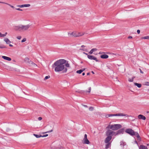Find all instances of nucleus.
Instances as JSON below:
<instances>
[{"label": "nucleus", "instance_id": "c756f323", "mask_svg": "<svg viewBox=\"0 0 149 149\" xmlns=\"http://www.w3.org/2000/svg\"><path fill=\"white\" fill-rule=\"evenodd\" d=\"M50 76H46L44 78V80H45L48 79H49V78H50Z\"/></svg>", "mask_w": 149, "mask_h": 149}, {"label": "nucleus", "instance_id": "4d7b16f0", "mask_svg": "<svg viewBox=\"0 0 149 149\" xmlns=\"http://www.w3.org/2000/svg\"><path fill=\"white\" fill-rule=\"evenodd\" d=\"M147 146H149V144H147Z\"/></svg>", "mask_w": 149, "mask_h": 149}, {"label": "nucleus", "instance_id": "39448f33", "mask_svg": "<svg viewBox=\"0 0 149 149\" xmlns=\"http://www.w3.org/2000/svg\"><path fill=\"white\" fill-rule=\"evenodd\" d=\"M125 132L131 136L135 135V132L131 129H128L125 130Z\"/></svg>", "mask_w": 149, "mask_h": 149}, {"label": "nucleus", "instance_id": "393cba45", "mask_svg": "<svg viewBox=\"0 0 149 149\" xmlns=\"http://www.w3.org/2000/svg\"><path fill=\"white\" fill-rule=\"evenodd\" d=\"M33 63H34L32 61L30 60L28 63V64L30 66H32Z\"/></svg>", "mask_w": 149, "mask_h": 149}, {"label": "nucleus", "instance_id": "a878e982", "mask_svg": "<svg viewBox=\"0 0 149 149\" xmlns=\"http://www.w3.org/2000/svg\"><path fill=\"white\" fill-rule=\"evenodd\" d=\"M142 39H149V36H146L145 37H142L141 38Z\"/></svg>", "mask_w": 149, "mask_h": 149}, {"label": "nucleus", "instance_id": "72a5a7b5", "mask_svg": "<svg viewBox=\"0 0 149 149\" xmlns=\"http://www.w3.org/2000/svg\"><path fill=\"white\" fill-rule=\"evenodd\" d=\"M93 108L92 107H90L89 108V110L90 111H92L93 110Z\"/></svg>", "mask_w": 149, "mask_h": 149}, {"label": "nucleus", "instance_id": "864d4df0", "mask_svg": "<svg viewBox=\"0 0 149 149\" xmlns=\"http://www.w3.org/2000/svg\"><path fill=\"white\" fill-rule=\"evenodd\" d=\"M90 74V73H87V75H89Z\"/></svg>", "mask_w": 149, "mask_h": 149}, {"label": "nucleus", "instance_id": "cd10ccee", "mask_svg": "<svg viewBox=\"0 0 149 149\" xmlns=\"http://www.w3.org/2000/svg\"><path fill=\"white\" fill-rule=\"evenodd\" d=\"M144 85L146 86H149V82L146 81L144 83Z\"/></svg>", "mask_w": 149, "mask_h": 149}, {"label": "nucleus", "instance_id": "603ef678", "mask_svg": "<svg viewBox=\"0 0 149 149\" xmlns=\"http://www.w3.org/2000/svg\"><path fill=\"white\" fill-rule=\"evenodd\" d=\"M102 52H100L99 53V54H102Z\"/></svg>", "mask_w": 149, "mask_h": 149}, {"label": "nucleus", "instance_id": "423d86ee", "mask_svg": "<svg viewBox=\"0 0 149 149\" xmlns=\"http://www.w3.org/2000/svg\"><path fill=\"white\" fill-rule=\"evenodd\" d=\"M108 116L109 117L113 116H125L127 117L130 116L129 115L127 114H123L122 113L116 114H109L108 115Z\"/></svg>", "mask_w": 149, "mask_h": 149}, {"label": "nucleus", "instance_id": "412c9836", "mask_svg": "<svg viewBox=\"0 0 149 149\" xmlns=\"http://www.w3.org/2000/svg\"><path fill=\"white\" fill-rule=\"evenodd\" d=\"M134 84L136 86L139 88H140L141 86V84L137 83H134Z\"/></svg>", "mask_w": 149, "mask_h": 149}, {"label": "nucleus", "instance_id": "49530a36", "mask_svg": "<svg viewBox=\"0 0 149 149\" xmlns=\"http://www.w3.org/2000/svg\"><path fill=\"white\" fill-rule=\"evenodd\" d=\"M83 106L85 107H88L86 105H83Z\"/></svg>", "mask_w": 149, "mask_h": 149}, {"label": "nucleus", "instance_id": "c85d7f7f", "mask_svg": "<svg viewBox=\"0 0 149 149\" xmlns=\"http://www.w3.org/2000/svg\"><path fill=\"white\" fill-rule=\"evenodd\" d=\"M82 72V71L80 70H77L76 72L78 74H81Z\"/></svg>", "mask_w": 149, "mask_h": 149}, {"label": "nucleus", "instance_id": "e433bc0d", "mask_svg": "<svg viewBox=\"0 0 149 149\" xmlns=\"http://www.w3.org/2000/svg\"><path fill=\"white\" fill-rule=\"evenodd\" d=\"M16 10H19V11H22V10L20 8H15Z\"/></svg>", "mask_w": 149, "mask_h": 149}, {"label": "nucleus", "instance_id": "58836bf2", "mask_svg": "<svg viewBox=\"0 0 149 149\" xmlns=\"http://www.w3.org/2000/svg\"><path fill=\"white\" fill-rule=\"evenodd\" d=\"M93 52L92 51V50L91 49L90 52H89V53L90 54H91L93 53Z\"/></svg>", "mask_w": 149, "mask_h": 149}, {"label": "nucleus", "instance_id": "ea45409f", "mask_svg": "<svg viewBox=\"0 0 149 149\" xmlns=\"http://www.w3.org/2000/svg\"><path fill=\"white\" fill-rule=\"evenodd\" d=\"M34 67H37V65L34 63H33V65H32Z\"/></svg>", "mask_w": 149, "mask_h": 149}, {"label": "nucleus", "instance_id": "c03bdc74", "mask_svg": "<svg viewBox=\"0 0 149 149\" xmlns=\"http://www.w3.org/2000/svg\"><path fill=\"white\" fill-rule=\"evenodd\" d=\"M52 131H53L52 130H51L47 132H45V133H48V132H52Z\"/></svg>", "mask_w": 149, "mask_h": 149}, {"label": "nucleus", "instance_id": "2f4dec72", "mask_svg": "<svg viewBox=\"0 0 149 149\" xmlns=\"http://www.w3.org/2000/svg\"><path fill=\"white\" fill-rule=\"evenodd\" d=\"M26 38H24L21 41L22 42H25L26 41Z\"/></svg>", "mask_w": 149, "mask_h": 149}, {"label": "nucleus", "instance_id": "f03ea898", "mask_svg": "<svg viewBox=\"0 0 149 149\" xmlns=\"http://www.w3.org/2000/svg\"><path fill=\"white\" fill-rule=\"evenodd\" d=\"M31 25L30 24L26 25L19 24L14 26V29L16 31H28L30 28Z\"/></svg>", "mask_w": 149, "mask_h": 149}, {"label": "nucleus", "instance_id": "f704fd0d", "mask_svg": "<svg viewBox=\"0 0 149 149\" xmlns=\"http://www.w3.org/2000/svg\"><path fill=\"white\" fill-rule=\"evenodd\" d=\"M22 38L21 36H19L17 37V38L18 40H20Z\"/></svg>", "mask_w": 149, "mask_h": 149}, {"label": "nucleus", "instance_id": "9b49d317", "mask_svg": "<svg viewBox=\"0 0 149 149\" xmlns=\"http://www.w3.org/2000/svg\"><path fill=\"white\" fill-rule=\"evenodd\" d=\"M112 137L111 136H107V137L105 139V142L106 143H109V141L111 139Z\"/></svg>", "mask_w": 149, "mask_h": 149}, {"label": "nucleus", "instance_id": "6e6552de", "mask_svg": "<svg viewBox=\"0 0 149 149\" xmlns=\"http://www.w3.org/2000/svg\"><path fill=\"white\" fill-rule=\"evenodd\" d=\"M3 41L6 42V44H9V46L10 47H13V45L10 44L11 43V42L7 38H5L3 39Z\"/></svg>", "mask_w": 149, "mask_h": 149}, {"label": "nucleus", "instance_id": "37998d69", "mask_svg": "<svg viewBox=\"0 0 149 149\" xmlns=\"http://www.w3.org/2000/svg\"><path fill=\"white\" fill-rule=\"evenodd\" d=\"M137 33L138 34H139L140 33V30H137Z\"/></svg>", "mask_w": 149, "mask_h": 149}, {"label": "nucleus", "instance_id": "bb28decb", "mask_svg": "<svg viewBox=\"0 0 149 149\" xmlns=\"http://www.w3.org/2000/svg\"><path fill=\"white\" fill-rule=\"evenodd\" d=\"M110 143H107V144L106 145V147L105 148L106 149H107L109 148L110 145Z\"/></svg>", "mask_w": 149, "mask_h": 149}, {"label": "nucleus", "instance_id": "a211bd4d", "mask_svg": "<svg viewBox=\"0 0 149 149\" xmlns=\"http://www.w3.org/2000/svg\"><path fill=\"white\" fill-rule=\"evenodd\" d=\"M139 149H148V148L146 146L143 145H141L139 147Z\"/></svg>", "mask_w": 149, "mask_h": 149}, {"label": "nucleus", "instance_id": "c9c22d12", "mask_svg": "<svg viewBox=\"0 0 149 149\" xmlns=\"http://www.w3.org/2000/svg\"><path fill=\"white\" fill-rule=\"evenodd\" d=\"M92 51H93V52H95L97 50V49L96 48H93L91 49Z\"/></svg>", "mask_w": 149, "mask_h": 149}, {"label": "nucleus", "instance_id": "f257e3e1", "mask_svg": "<svg viewBox=\"0 0 149 149\" xmlns=\"http://www.w3.org/2000/svg\"><path fill=\"white\" fill-rule=\"evenodd\" d=\"M55 67L54 71L56 72L62 71L66 73L68 69L70 68V65L68 62L65 59H61L55 62L53 65Z\"/></svg>", "mask_w": 149, "mask_h": 149}, {"label": "nucleus", "instance_id": "4be33fe9", "mask_svg": "<svg viewBox=\"0 0 149 149\" xmlns=\"http://www.w3.org/2000/svg\"><path fill=\"white\" fill-rule=\"evenodd\" d=\"M87 89H86L85 91L86 92L90 93L91 90V87H88Z\"/></svg>", "mask_w": 149, "mask_h": 149}, {"label": "nucleus", "instance_id": "f8f14e48", "mask_svg": "<svg viewBox=\"0 0 149 149\" xmlns=\"http://www.w3.org/2000/svg\"><path fill=\"white\" fill-rule=\"evenodd\" d=\"M30 6V4H24L22 5H17V7H18L20 8H22V7H28Z\"/></svg>", "mask_w": 149, "mask_h": 149}, {"label": "nucleus", "instance_id": "473e14b6", "mask_svg": "<svg viewBox=\"0 0 149 149\" xmlns=\"http://www.w3.org/2000/svg\"><path fill=\"white\" fill-rule=\"evenodd\" d=\"M80 50H83L84 51H86V52L87 51V49H85V48L80 49Z\"/></svg>", "mask_w": 149, "mask_h": 149}, {"label": "nucleus", "instance_id": "a18cd8bd", "mask_svg": "<svg viewBox=\"0 0 149 149\" xmlns=\"http://www.w3.org/2000/svg\"><path fill=\"white\" fill-rule=\"evenodd\" d=\"M132 38V37L131 36H129L128 37V38H129V39Z\"/></svg>", "mask_w": 149, "mask_h": 149}, {"label": "nucleus", "instance_id": "6ab92c4d", "mask_svg": "<svg viewBox=\"0 0 149 149\" xmlns=\"http://www.w3.org/2000/svg\"><path fill=\"white\" fill-rule=\"evenodd\" d=\"M29 61L30 60L29 58L28 57H26L24 59V62L26 63H27V64L28 63Z\"/></svg>", "mask_w": 149, "mask_h": 149}, {"label": "nucleus", "instance_id": "3c124183", "mask_svg": "<svg viewBox=\"0 0 149 149\" xmlns=\"http://www.w3.org/2000/svg\"><path fill=\"white\" fill-rule=\"evenodd\" d=\"M81 70L82 71V72H83L85 70V68H84L83 69Z\"/></svg>", "mask_w": 149, "mask_h": 149}, {"label": "nucleus", "instance_id": "1a4fd4ad", "mask_svg": "<svg viewBox=\"0 0 149 149\" xmlns=\"http://www.w3.org/2000/svg\"><path fill=\"white\" fill-rule=\"evenodd\" d=\"M83 143L86 144H89L90 142L87 138V135L86 134H85L84 136V137L83 139Z\"/></svg>", "mask_w": 149, "mask_h": 149}, {"label": "nucleus", "instance_id": "de8ad7c7", "mask_svg": "<svg viewBox=\"0 0 149 149\" xmlns=\"http://www.w3.org/2000/svg\"><path fill=\"white\" fill-rule=\"evenodd\" d=\"M140 72H141V73L143 74V72H142V71L141 70V69H140Z\"/></svg>", "mask_w": 149, "mask_h": 149}, {"label": "nucleus", "instance_id": "aec40b11", "mask_svg": "<svg viewBox=\"0 0 149 149\" xmlns=\"http://www.w3.org/2000/svg\"><path fill=\"white\" fill-rule=\"evenodd\" d=\"M7 34V32H6L4 34H2L1 33H0V37H4L6 36Z\"/></svg>", "mask_w": 149, "mask_h": 149}, {"label": "nucleus", "instance_id": "7c9ffc66", "mask_svg": "<svg viewBox=\"0 0 149 149\" xmlns=\"http://www.w3.org/2000/svg\"><path fill=\"white\" fill-rule=\"evenodd\" d=\"M6 48V47L4 46L3 45L0 44V48L3 49Z\"/></svg>", "mask_w": 149, "mask_h": 149}, {"label": "nucleus", "instance_id": "4c0bfd02", "mask_svg": "<svg viewBox=\"0 0 149 149\" xmlns=\"http://www.w3.org/2000/svg\"><path fill=\"white\" fill-rule=\"evenodd\" d=\"M48 136V134H45V135H42V137H46L47 136Z\"/></svg>", "mask_w": 149, "mask_h": 149}, {"label": "nucleus", "instance_id": "79ce46f5", "mask_svg": "<svg viewBox=\"0 0 149 149\" xmlns=\"http://www.w3.org/2000/svg\"><path fill=\"white\" fill-rule=\"evenodd\" d=\"M120 145H121V146L122 145L123 146H123H124V145H125V143H123L122 142V143H121V144H120Z\"/></svg>", "mask_w": 149, "mask_h": 149}, {"label": "nucleus", "instance_id": "8fccbe9b", "mask_svg": "<svg viewBox=\"0 0 149 149\" xmlns=\"http://www.w3.org/2000/svg\"><path fill=\"white\" fill-rule=\"evenodd\" d=\"M85 47L84 45H82L81 46V47Z\"/></svg>", "mask_w": 149, "mask_h": 149}, {"label": "nucleus", "instance_id": "f3484780", "mask_svg": "<svg viewBox=\"0 0 149 149\" xmlns=\"http://www.w3.org/2000/svg\"><path fill=\"white\" fill-rule=\"evenodd\" d=\"M136 136L137 138V139L138 140H139V141L141 140V138L140 137V136L137 132H135V135Z\"/></svg>", "mask_w": 149, "mask_h": 149}, {"label": "nucleus", "instance_id": "dca6fc26", "mask_svg": "<svg viewBox=\"0 0 149 149\" xmlns=\"http://www.w3.org/2000/svg\"><path fill=\"white\" fill-rule=\"evenodd\" d=\"M0 3L6 4L9 6H10L12 8H15L13 6H12V5H11L9 3H5V2H3L0 1Z\"/></svg>", "mask_w": 149, "mask_h": 149}, {"label": "nucleus", "instance_id": "09e8293b", "mask_svg": "<svg viewBox=\"0 0 149 149\" xmlns=\"http://www.w3.org/2000/svg\"><path fill=\"white\" fill-rule=\"evenodd\" d=\"M83 54H86V55H87V56H88V54H87L86 53H85V52H83Z\"/></svg>", "mask_w": 149, "mask_h": 149}, {"label": "nucleus", "instance_id": "a19ab883", "mask_svg": "<svg viewBox=\"0 0 149 149\" xmlns=\"http://www.w3.org/2000/svg\"><path fill=\"white\" fill-rule=\"evenodd\" d=\"M42 119V118L41 117H39L38 118V120H41Z\"/></svg>", "mask_w": 149, "mask_h": 149}, {"label": "nucleus", "instance_id": "9d476101", "mask_svg": "<svg viewBox=\"0 0 149 149\" xmlns=\"http://www.w3.org/2000/svg\"><path fill=\"white\" fill-rule=\"evenodd\" d=\"M88 58L90 59L94 60L96 62H98L99 61L98 60L96 57L92 55H88Z\"/></svg>", "mask_w": 149, "mask_h": 149}, {"label": "nucleus", "instance_id": "20e7f679", "mask_svg": "<svg viewBox=\"0 0 149 149\" xmlns=\"http://www.w3.org/2000/svg\"><path fill=\"white\" fill-rule=\"evenodd\" d=\"M84 34H81L79 33H77L75 32H73L71 33H68V35L69 36H73L74 37H78L82 36Z\"/></svg>", "mask_w": 149, "mask_h": 149}, {"label": "nucleus", "instance_id": "5701e85b", "mask_svg": "<svg viewBox=\"0 0 149 149\" xmlns=\"http://www.w3.org/2000/svg\"><path fill=\"white\" fill-rule=\"evenodd\" d=\"M33 135L35 136L37 138H39L42 137V135L40 134H33Z\"/></svg>", "mask_w": 149, "mask_h": 149}, {"label": "nucleus", "instance_id": "6e6d98bb", "mask_svg": "<svg viewBox=\"0 0 149 149\" xmlns=\"http://www.w3.org/2000/svg\"><path fill=\"white\" fill-rule=\"evenodd\" d=\"M91 72H92V73L93 74H94V72L93 71H92Z\"/></svg>", "mask_w": 149, "mask_h": 149}, {"label": "nucleus", "instance_id": "7ed1b4c3", "mask_svg": "<svg viewBox=\"0 0 149 149\" xmlns=\"http://www.w3.org/2000/svg\"><path fill=\"white\" fill-rule=\"evenodd\" d=\"M121 125L120 124H115L114 125L110 124L107 127V128L111 129L113 130H116L121 128Z\"/></svg>", "mask_w": 149, "mask_h": 149}, {"label": "nucleus", "instance_id": "b1692460", "mask_svg": "<svg viewBox=\"0 0 149 149\" xmlns=\"http://www.w3.org/2000/svg\"><path fill=\"white\" fill-rule=\"evenodd\" d=\"M135 78V77H132V78H129L128 79V81H129V82H133V80H134V79Z\"/></svg>", "mask_w": 149, "mask_h": 149}, {"label": "nucleus", "instance_id": "2eb2a0df", "mask_svg": "<svg viewBox=\"0 0 149 149\" xmlns=\"http://www.w3.org/2000/svg\"><path fill=\"white\" fill-rule=\"evenodd\" d=\"M109 57V56L108 55H107L106 54H103L101 55L100 56V57L102 58L103 59H106L107 58H108Z\"/></svg>", "mask_w": 149, "mask_h": 149}, {"label": "nucleus", "instance_id": "0eeeda50", "mask_svg": "<svg viewBox=\"0 0 149 149\" xmlns=\"http://www.w3.org/2000/svg\"><path fill=\"white\" fill-rule=\"evenodd\" d=\"M118 133L116 134V135H117ZM106 134L107 136H111L115 134V132L112 131L111 130H109L106 132Z\"/></svg>", "mask_w": 149, "mask_h": 149}, {"label": "nucleus", "instance_id": "5fc2aeb1", "mask_svg": "<svg viewBox=\"0 0 149 149\" xmlns=\"http://www.w3.org/2000/svg\"><path fill=\"white\" fill-rule=\"evenodd\" d=\"M85 73H82V75H83V76H84V75H85Z\"/></svg>", "mask_w": 149, "mask_h": 149}, {"label": "nucleus", "instance_id": "ddd939ff", "mask_svg": "<svg viewBox=\"0 0 149 149\" xmlns=\"http://www.w3.org/2000/svg\"><path fill=\"white\" fill-rule=\"evenodd\" d=\"M2 57L4 59L6 60V61H10L11 60V59L10 58L6 56H2Z\"/></svg>", "mask_w": 149, "mask_h": 149}, {"label": "nucleus", "instance_id": "4468645a", "mask_svg": "<svg viewBox=\"0 0 149 149\" xmlns=\"http://www.w3.org/2000/svg\"><path fill=\"white\" fill-rule=\"evenodd\" d=\"M138 118L139 119H142L144 120H145L146 119V118L145 116L141 114L138 116Z\"/></svg>", "mask_w": 149, "mask_h": 149}]
</instances>
